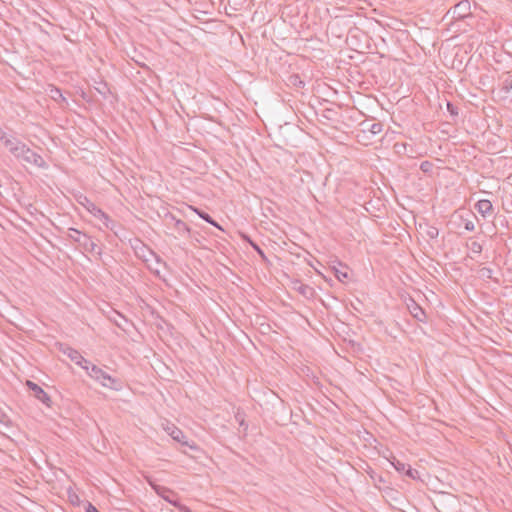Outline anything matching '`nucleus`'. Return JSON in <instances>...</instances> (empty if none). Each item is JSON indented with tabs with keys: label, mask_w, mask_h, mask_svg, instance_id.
<instances>
[{
	"label": "nucleus",
	"mask_w": 512,
	"mask_h": 512,
	"mask_svg": "<svg viewBox=\"0 0 512 512\" xmlns=\"http://www.w3.org/2000/svg\"><path fill=\"white\" fill-rule=\"evenodd\" d=\"M13 156L20 162L30 164L38 168L47 167L44 158L38 153L31 150L25 143L21 144V146L16 151V154H14Z\"/></svg>",
	"instance_id": "obj_1"
},
{
	"label": "nucleus",
	"mask_w": 512,
	"mask_h": 512,
	"mask_svg": "<svg viewBox=\"0 0 512 512\" xmlns=\"http://www.w3.org/2000/svg\"><path fill=\"white\" fill-rule=\"evenodd\" d=\"M67 236L73 242L78 243V245L82 247L86 252L98 255L101 254V250L99 249L98 245L87 234L75 228H69Z\"/></svg>",
	"instance_id": "obj_2"
},
{
	"label": "nucleus",
	"mask_w": 512,
	"mask_h": 512,
	"mask_svg": "<svg viewBox=\"0 0 512 512\" xmlns=\"http://www.w3.org/2000/svg\"><path fill=\"white\" fill-rule=\"evenodd\" d=\"M89 376L99 381L104 387L113 388L116 380L113 379L109 374L96 365H91V368L87 372Z\"/></svg>",
	"instance_id": "obj_3"
},
{
	"label": "nucleus",
	"mask_w": 512,
	"mask_h": 512,
	"mask_svg": "<svg viewBox=\"0 0 512 512\" xmlns=\"http://www.w3.org/2000/svg\"><path fill=\"white\" fill-rule=\"evenodd\" d=\"M447 14H451L453 19L462 20L471 16V3L469 0H462L452 7Z\"/></svg>",
	"instance_id": "obj_4"
},
{
	"label": "nucleus",
	"mask_w": 512,
	"mask_h": 512,
	"mask_svg": "<svg viewBox=\"0 0 512 512\" xmlns=\"http://www.w3.org/2000/svg\"><path fill=\"white\" fill-rule=\"evenodd\" d=\"M26 386L30 390L33 397L41 401L43 404H45L47 407H51V398L50 396L36 383L27 380Z\"/></svg>",
	"instance_id": "obj_5"
},
{
	"label": "nucleus",
	"mask_w": 512,
	"mask_h": 512,
	"mask_svg": "<svg viewBox=\"0 0 512 512\" xmlns=\"http://www.w3.org/2000/svg\"><path fill=\"white\" fill-rule=\"evenodd\" d=\"M164 430L172 437L173 440L181 443L182 445L189 446L190 448H196L195 445L189 444L183 431L174 424L167 422L164 426Z\"/></svg>",
	"instance_id": "obj_6"
},
{
	"label": "nucleus",
	"mask_w": 512,
	"mask_h": 512,
	"mask_svg": "<svg viewBox=\"0 0 512 512\" xmlns=\"http://www.w3.org/2000/svg\"><path fill=\"white\" fill-rule=\"evenodd\" d=\"M86 203L81 202L82 205L86 207V209L96 218L100 219L106 228H110L109 222L111 221L110 217L99 207H97L93 202L88 200L86 197L84 198Z\"/></svg>",
	"instance_id": "obj_7"
},
{
	"label": "nucleus",
	"mask_w": 512,
	"mask_h": 512,
	"mask_svg": "<svg viewBox=\"0 0 512 512\" xmlns=\"http://www.w3.org/2000/svg\"><path fill=\"white\" fill-rule=\"evenodd\" d=\"M157 494L162 497L165 501L169 502L175 507L180 506L179 499L174 491L169 488L158 486L155 488Z\"/></svg>",
	"instance_id": "obj_8"
},
{
	"label": "nucleus",
	"mask_w": 512,
	"mask_h": 512,
	"mask_svg": "<svg viewBox=\"0 0 512 512\" xmlns=\"http://www.w3.org/2000/svg\"><path fill=\"white\" fill-rule=\"evenodd\" d=\"M0 141H2L4 146L9 150V152L12 155L16 154V151L23 143L22 141H20L19 139L15 138V137H8L5 132H4V138L0 139Z\"/></svg>",
	"instance_id": "obj_9"
},
{
	"label": "nucleus",
	"mask_w": 512,
	"mask_h": 512,
	"mask_svg": "<svg viewBox=\"0 0 512 512\" xmlns=\"http://www.w3.org/2000/svg\"><path fill=\"white\" fill-rule=\"evenodd\" d=\"M407 307L413 318L420 322L426 321L425 311L414 300H411V303L408 304Z\"/></svg>",
	"instance_id": "obj_10"
},
{
	"label": "nucleus",
	"mask_w": 512,
	"mask_h": 512,
	"mask_svg": "<svg viewBox=\"0 0 512 512\" xmlns=\"http://www.w3.org/2000/svg\"><path fill=\"white\" fill-rule=\"evenodd\" d=\"M475 209L480 213L483 217L491 215L493 213V205L491 201L487 199L479 200L475 204Z\"/></svg>",
	"instance_id": "obj_11"
},
{
	"label": "nucleus",
	"mask_w": 512,
	"mask_h": 512,
	"mask_svg": "<svg viewBox=\"0 0 512 512\" xmlns=\"http://www.w3.org/2000/svg\"><path fill=\"white\" fill-rule=\"evenodd\" d=\"M362 131H369L373 135H377L382 132L383 125L380 122L377 123H370L368 121H363L361 124Z\"/></svg>",
	"instance_id": "obj_12"
},
{
	"label": "nucleus",
	"mask_w": 512,
	"mask_h": 512,
	"mask_svg": "<svg viewBox=\"0 0 512 512\" xmlns=\"http://www.w3.org/2000/svg\"><path fill=\"white\" fill-rule=\"evenodd\" d=\"M190 208L201 218L203 219L204 221H206L207 223L219 228V229H222L220 227V225L206 212H204L203 210H200L199 208H196V207H193V206H190Z\"/></svg>",
	"instance_id": "obj_13"
},
{
	"label": "nucleus",
	"mask_w": 512,
	"mask_h": 512,
	"mask_svg": "<svg viewBox=\"0 0 512 512\" xmlns=\"http://www.w3.org/2000/svg\"><path fill=\"white\" fill-rule=\"evenodd\" d=\"M170 218L171 220L174 221V229L180 234V235H184V234H189L190 233V228L189 226L182 220H179V219H175V217L173 215H170Z\"/></svg>",
	"instance_id": "obj_14"
},
{
	"label": "nucleus",
	"mask_w": 512,
	"mask_h": 512,
	"mask_svg": "<svg viewBox=\"0 0 512 512\" xmlns=\"http://www.w3.org/2000/svg\"><path fill=\"white\" fill-rule=\"evenodd\" d=\"M64 354H66L73 362L83 360V356L75 349L71 347H67L63 350Z\"/></svg>",
	"instance_id": "obj_15"
},
{
	"label": "nucleus",
	"mask_w": 512,
	"mask_h": 512,
	"mask_svg": "<svg viewBox=\"0 0 512 512\" xmlns=\"http://www.w3.org/2000/svg\"><path fill=\"white\" fill-rule=\"evenodd\" d=\"M391 464L394 466V468L398 472H404V473H405V471L407 469V466H408L405 463L401 462L400 460L396 459L395 457L392 458Z\"/></svg>",
	"instance_id": "obj_16"
},
{
	"label": "nucleus",
	"mask_w": 512,
	"mask_h": 512,
	"mask_svg": "<svg viewBox=\"0 0 512 512\" xmlns=\"http://www.w3.org/2000/svg\"><path fill=\"white\" fill-rule=\"evenodd\" d=\"M468 249L475 253L480 254L482 252V245L477 241H471L470 243H467Z\"/></svg>",
	"instance_id": "obj_17"
},
{
	"label": "nucleus",
	"mask_w": 512,
	"mask_h": 512,
	"mask_svg": "<svg viewBox=\"0 0 512 512\" xmlns=\"http://www.w3.org/2000/svg\"><path fill=\"white\" fill-rule=\"evenodd\" d=\"M298 291L306 297L311 296L313 294V288L307 284H301L298 288Z\"/></svg>",
	"instance_id": "obj_18"
},
{
	"label": "nucleus",
	"mask_w": 512,
	"mask_h": 512,
	"mask_svg": "<svg viewBox=\"0 0 512 512\" xmlns=\"http://www.w3.org/2000/svg\"><path fill=\"white\" fill-rule=\"evenodd\" d=\"M433 163L430 162V161H423L421 164H420V170L424 173H431L432 170H433Z\"/></svg>",
	"instance_id": "obj_19"
},
{
	"label": "nucleus",
	"mask_w": 512,
	"mask_h": 512,
	"mask_svg": "<svg viewBox=\"0 0 512 512\" xmlns=\"http://www.w3.org/2000/svg\"><path fill=\"white\" fill-rule=\"evenodd\" d=\"M51 98L54 100L61 99L62 101H66L65 97L62 95V92L58 88L51 89Z\"/></svg>",
	"instance_id": "obj_20"
},
{
	"label": "nucleus",
	"mask_w": 512,
	"mask_h": 512,
	"mask_svg": "<svg viewBox=\"0 0 512 512\" xmlns=\"http://www.w3.org/2000/svg\"><path fill=\"white\" fill-rule=\"evenodd\" d=\"M334 270H335V276L339 281L345 282V280H347L349 278V275L346 271H342V270H339L336 268H334Z\"/></svg>",
	"instance_id": "obj_21"
},
{
	"label": "nucleus",
	"mask_w": 512,
	"mask_h": 512,
	"mask_svg": "<svg viewBox=\"0 0 512 512\" xmlns=\"http://www.w3.org/2000/svg\"><path fill=\"white\" fill-rule=\"evenodd\" d=\"M426 235L431 239H435L439 235V230L436 227L429 226L426 230Z\"/></svg>",
	"instance_id": "obj_22"
},
{
	"label": "nucleus",
	"mask_w": 512,
	"mask_h": 512,
	"mask_svg": "<svg viewBox=\"0 0 512 512\" xmlns=\"http://www.w3.org/2000/svg\"><path fill=\"white\" fill-rule=\"evenodd\" d=\"M480 275H481L483 278L493 279V270H492L491 268H488V267H483V268L480 270Z\"/></svg>",
	"instance_id": "obj_23"
},
{
	"label": "nucleus",
	"mask_w": 512,
	"mask_h": 512,
	"mask_svg": "<svg viewBox=\"0 0 512 512\" xmlns=\"http://www.w3.org/2000/svg\"><path fill=\"white\" fill-rule=\"evenodd\" d=\"M405 474L408 477H410L411 479H416L418 477V471L415 469H412L410 465L407 466Z\"/></svg>",
	"instance_id": "obj_24"
},
{
	"label": "nucleus",
	"mask_w": 512,
	"mask_h": 512,
	"mask_svg": "<svg viewBox=\"0 0 512 512\" xmlns=\"http://www.w3.org/2000/svg\"><path fill=\"white\" fill-rule=\"evenodd\" d=\"M76 364H77V365H79V366H81V367H82L83 369H85L87 372L89 371V369L91 368V365H92V364L90 363V361H88V360H87V359H85L84 357H83V360H81V361H77V362H76Z\"/></svg>",
	"instance_id": "obj_25"
},
{
	"label": "nucleus",
	"mask_w": 512,
	"mask_h": 512,
	"mask_svg": "<svg viewBox=\"0 0 512 512\" xmlns=\"http://www.w3.org/2000/svg\"><path fill=\"white\" fill-rule=\"evenodd\" d=\"M250 244H251V246L253 247V249L258 253V255H259L262 259H264V260H265V259H266L265 253H264V251L259 247V245H258V244H256V243H254V242H252V241H250Z\"/></svg>",
	"instance_id": "obj_26"
},
{
	"label": "nucleus",
	"mask_w": 512,
	"mask_h": 512,
	"mask_svg": "<svg viewBox=\"0 0 512 512\" xmlns=\"http://www.w3.org/2000/svg\"><path fill=\"white\" fill-rule=\"evenodd\" d=\"M447 110L448 112L452 115V116H457L458 115V109L457 107H455L452 103L448 102L447 103Z\"/></svg>",
	"instance_id": "obj_27"
},
{
	"label": "nucleus",
	"mask_w": 512,
	"mask_h": 512,
	"mask_svg": "<svg viewBox=\"0 0 512 512\" xmlns=\"http://www.w3.org/2000/svg\"><path fill=\"white\" fill-rule=\"evenodd\" d=\"M464 227H465V229H466L467 231H470V232H471V231H474V229H475L474 222H473V221H471V220H467V221H465V225H464Z\"/></svg>",
	"instance_id": "obj_28"
},
{
	"label": "nucleus",
	"mask_w": 512,
	"mask_h": 512,
	"mask_svg": "<svg viewBox=\"0 0 512 512\" xmlns=\"http://www.w3.org/2000/svg\"><path fill=\"white\" fill-rule=\"evenodd\" d=\"M86 512H100V511L95 506H93L91 503H88Z\"/></svg>",
	"instance_id": "obj_29"
}]
</instances>
